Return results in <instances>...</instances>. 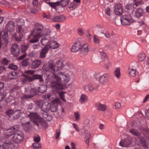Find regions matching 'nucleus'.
Masks as SVG:
<instances>
[{
    "instance_id": "79ce46f5",
    "label": "nucleus",
    "mask_w": 149,
    "mask_h": 149,
    "mask_svg": "<svg viewBox=\"0 0 149 149\" xmlns=\"http://www.w3.org/2000/svg\"><path fill=\"white\" fill-rule=\"evenodd\" d=\"M33 36V38L31 39L30 40V42L31 43H34L37 42L38 41V39L39 38H37L36 36H34V34H31V36Z\"/></svg>"
},
{
    "instance_id": "4468645a",
    "label": "nucleus",
    "mask_w": 149,
    "mask_h": 149,
    "mask_svg": "<svg viewBox=\"0 0 149 149\" xmlns=\"http://www.w3.org/2000/svg\"><path fill=\"white\" fill-rule=\"evenodd\" d=\"M37 91L36 88H31L29 91V94H24L23 97L25 98H31L33 97L37 93Z\"/></svg>"
},
{
    "instance_id": "0e129e2a",
    "label": "nucleus",
    "mask_w": 149,
    "mask_h": 149,
    "mask_svg": "<svg viewBox=\"0 0 149 149\" xmlns=\"http://www.w3.org/2000/svg\"><path fill=\"white\" fill-rule=\"evenodd\" d=\"M41 114L43 117L45 119H46L48 115V113L45 111H43L41 113Z\"/></svg>"
},
{
    "instance_id": "3c124183",
    "label": "nucleus",
    "mask_w": 149,
    "mask_h": 149,
    "mask_svg": "<svg viewBox=\"0 0 149 149\" xmlns=\"http://www.w3.org/2000/svg\"><path fill=\"white\" fill-rule=\"evenodd\" d=\"M33 148L35 149H38L41 147L40 144H39L38 142H36L33 143Z\"/></svg>"
},
{
    "instance_id": "1a4fd4ad",
    "label": "nucleus",
    "mask_w": 149,
    "mask_h": 149,
    "mask_svg": "<svg viewBox=\"0 0 149 149\" xmlns=\"http://www.w3.org/2000/svg\"><path fill=\"white\" fill-rule=\"evenodd\" d=\"M94 76L96 79H99V81L101 85H104L107 82V78L108 76L107 74L101 75L98 73L95 74Z\"/></svg>"
},
{
    "instance_id": "4be33fe9",
    "label": "nucleus",
    "mask_w": 149,
    "mask_h": 149,
    "mask_svg": "<svg viewBox=\"0 0 149 149\" xmlns=\"http://www.w3.org/2000/svg\"><path fill=\"white\" fill-rule=\"evenodd\" d=\"M41 62L39 59H35L33 61L31 65L32 68L35 69L38 67L41 64Z\"/></svg>"
},
{
    "instance_id": "603ef678",
    "label": "nucleus",
    "mask_w": 149,
    "mask_h": 149,
    "mask_svg": "<svg viewBox=\"0 0 149 149\" xmlns=\"http://www.w3.org/2000/svg\"><path fill=\"white\" fill-rule=\"evenodd\" d=\"M8 68L10 69H11L12 70H16L17 68V65H15L13 64H10Z\"/></svg>"
},
{
    "instance_id": "69168bd1",
    "label": "nucleus",
    "mask_w": 149,
    "mask_h": 149,
    "mask_svg": "<svg viewBox=\"0 0 149 149\" xmlns=\"http://www.w3.org/2000/svg\"><path fill=\"white\" fill-rule=\"evenodd\" d=\"M101 57L102 59H105L107 57V55L106 53L104 52H101Z\"/></svg>"
},
{
    "instance_id": "4c0bfd02",
    "label": "nucleus",
    "mask_w": 149,
    "mask_h": 149,
    "mask_svg": "<svg viewBox=\"0 0 149 149\" xmlns=\"http://www.w3.org/2000/svg\"><path fill=\"white\" fill-rule=\"evenodd\" d=\"M18 74L16 72L13 71L10 74V75L12 76V77H11L10 79V80L13 79H16L18 78Z\"/></svg>"
},
{
    "instance_id": "ea45409f",
    "label": "nucleus",
    "mask_w": 149,
    "mask_h": 149,
    "mask_svg": "<svg viewBox=\"0 0 149 149\" xmlns=\"http://www.w3.org/2000/svg\"><path fill=\"white\" fill-rule=\"evenodd\" d=\"M51 111L52 112H56L57 109V106L56 104H53L51 106L50 109Z\"/></svg>"
},
{
    "instance_id": "f8f14e48",
    "label": "nucleus",
    "mask_w": 149,
    "mask_h": 149,
    "mask_svg": "<svg viewBox=\"0 0 149 149\" xmlns=\"http://www.w3.org/2000/svg\"><path fill=\"white\" fill-rule=\"evenodd\" d=\"M17 132V130L14 126H12L10 128L6 130L4 132L5 135L8 136L12 135H14Z\"/></svg>"
},
{
    "instance_id": "2f4dec72",
    "label": "nucleus",
    "mask_w": 149,
    "mask_h": 149,
    "mask_svg": "<svg viewBox=\"0 0 149 149\" xmlns=\"http://www.w3.org/2000/svg\"><path fill=\"white\" fill-rule=\"evenodd\" d=\"M23 36V33H19V32H17L14 35L15 40L18 41H20Z\"/></svg>"
},
{
    "instance_id": "8fccbe9b",
    "label": "nucleus",
    "mask_w": 149,
    "mask_h": 149,
    "mask_svg": "<svg viewBox=\"0 0 149 149\" xmlns=\"http://www.w3.org/2000/svg\"><path fill=\"white\" fill-rule=\"evenodd\" d=\"M18 32H19V33H22L24 32V30L23 28H22V26L21 25H18Z\"/></svg>"
},
{
    "instance_id": "393cba45",
    "label": "nucleus",
    "mask_w": 149,
    "mask_h": 149,
    "mask_svg": "<svg viewBox=\"0 0 149 149\" xmlns=\"http://www.w3.org/2000/svg\"><path fill=\"white\" fill-rule=\"evenodd\" d=\"M49 47H45L41 50L40 53V57L41 58H44L46 56V54L47 53L49 48Z\"/></svg>"
},
{
    "instance_id": "5fc2aeb1",
    "label": "nucleus",
    "mask_w": 149,
    "mask_h": 149,
    "mask_svg": "<svg viewBox=\"0 0 149 149\" xmlns=\"http://www.w3.org/2000/svg\"><path fill=\"white\" fill-rule=\"evenodd\" d=\"M20 21L22 24V25L25 26L26 25L27 23V20L26 19H20Z\"/></svg>"
},
{
    "instance_id": "412c9836",
    "label": "nucleus",
    "mask_w": 149,
    "mask_h": 149,
    "mask_svg": "<svg viewBox=\"0 0 149 149\" xmlns=\"http://www.w3.org/2000/svg\"><path fill=\"white\" fill-rule=\"evenodd\" d=\"M66 18L63 15L55 16L52 19V20L55 22H62Z\"/></svg>"
},
{
    "instance_id": "6ab92c4d",
    "label": "nucleus",
    "mask_w": 149,
    "mask_h": 149,
    "mask_svg": "<svg viewBox=\"0 0 149 149\" xmlns=\"http://www.w3.org/2000/svg\"><path fill=\"white\" fill-rule=\"evenodd\" d=\"M146 136H141L138 139L139 140V143L141 146L144 148L146 149L148 148V146L146 142L145 137Z\"/></svg>"
},
{
    "instance_id": "c85d7f7f",
    "label": "nucleus",
    "mask_w": 149,
    "mask_h": 149,
    "mask_svg": "<svg viewBox=\"0 0 149 149\" xmlns=\"http://www.w3.org/2000/svg\"><path fill=\"white\" fill-rule=\"evenodd\" d=\"M4 144V146H7V148H12L13 147V144L8 139L6 140L5 141L3 142Z\"/></svg>"
},
{
    "instance_id": "680f3d73",
    "label": "nucleus",
    "mask_w": 149,
    "mask_h": 149,
    "mask_svg": "<svg viewBox=\"0 0 149 149\" xmlns=\"http://www.w3.org/2000/svg\"><path fill=\"white\" fill-rule=\"evenodd\" d=\"M61 131L59 129H58L56 131V139H57L59 137Z\"/></svg>"
},
{
    "instance_id": "e433bc0d",
    "label": "nucleus",
    "mask_w": 149,
    "mask_h": 149,
    "mask_svg": "<svg viewBox=\"0 0 149 149\" xmlns=\"http://www.w3.org/2000/svg\"><path fill=\"white\" fill-rule=\"evenodd\" d=\"M120 68H117L114 72V74L116 77L117 78L120 77Z\"/></svg>"
},
{
    "instance_id": "49530a36",
    "label": "nucleus",
    "mask_w": 149,
    "mask_h": 149,
    "mask_svg": "<svg viewBox=\"0 0 149 149\" xmlns=\"http://www.w3.org/2000/svg\"><path fill=\"white\" fill-rule=\"evenodd\" d=\"M146 57L145 55L143 53L140 54L139 55V61H141L144 59Z\"/></svg>"
},
{
    "instance_id": "423d86ee",
    "label": "nucleus",
    "mask_w": 149,
    "mask_h": 149,
    "mask_svg": "<svg viewBox=\"0 0 149 149\" xmlns=\"http://www.w3.org/2000/svg\"><path fill=\"white\" fill-rule=\"evenodd\" d=\"M120 21L122 24L123 26L130 25L134 21L131 16L128 15H123L121 17Z\"/></svg>"
},
{
    "instance_id": "c9c22d12",
    "label": "nucleus",
    "mask_w": 149,
    "mask_h": 149,
    "mask_svg": "<svg viewBox=\"0 0 149 149\" xmlns=\"http://www.w3.org/2000/svg\"><path fill=\"white\" fill-rule=\"evenodd\" d=\"M70 1L69 0H61L60 1V4L62 7H65L66 6L68 3Z\"/></svg>"
},
{
    "instance_id": "58836bf2",
    "label": "nucleus",
    "mask_w": 149,
    "mask_h": 149,
    "mask_svg": "<svg viewBox=\"0 0 149 149\" xmlns=\"http://www.w3.org/2000/svg\"><path fill=\"white\" fill-rule=\"evenodd\" d=\"M48 4L52 8L56 9V7L60 4V3L57 1L55 3L49 2Z\"/></svg>"
},
{
    "instance_id": "5701e85b",
    "label": "nucleus",
    "mask_w": 149,
    "mask_h": 149,
    "mask_svg": "<svg viewBox=\"0 0 149 149\" xmlns=\"http://www.w3.org/2000/svg\"><path fill=\"white\" fill-rule=\"evenodd\" d=\"M125 8L127 10V13L131 16L134 10V7L130 4H127L125 6Z\"/></svg>"
},
{
    "instance_id": "f3484780",
    "label": "nucleus",
    "mask_w": 149,
    "mask_h": 149,
    "mask_svg": "<svg viewBox=\"0 0 149 149\" xmlns=\"http://www.w3.org/2000/svg\"><path fill=\"white\" fill-rule=\"evenodd\" d=\"M131 144V141L129 139L125 138L121 141L119 143L120 146L122 147H128Z\"/></svg>"
},
{
    "instance_id": "9b49d317",
    "label": "nucleus",
    "mask_w": 149,
    "mask_h": 149,
    "mask_svg": "<svg viewBox=\"0 0 149 149\" xmlns=\"http://www.w3.org/2000/svg\"><path fill=\"white\" fill-rule=\"evenodd\" d=\"M2 36V38L4 40V42L5 44V46L4 47V49L5 52H6L8 50L7 47V45L8 43V32L6 31H2L0 32V40L1 39V36Z\"/></svg>"
},
{
    "instance_id": "b1692460",
    "label": "nucleus",
    "mask_w": 149,
    "mask_h": 149,
    "mask_svg": "<svg viewBox=\"0 0 149 149\" xmlns=\"http://www.w3.org/2000/svg\"><path fill=\"white\" fill-rule=\"evenodd\" d=\"M129 131L132 134L138 137V138L141 136V133L136 129H131Z\"/></svg>"
},
{
    "instance_id": "7c9ffc66",
    "label": "nucleus",
    "mask_w": 149,
    "mask_h": 149,
    "mask_svg": "<svg viewBox=\"0 0 149 149\" xmlns=\"http://www.w3.org/2000/svg\"><path fill=\"white\" fill-rule=\"evenodd\" d=\"M47 90V87L46 85H41L38 88V92L41 93H43L45 92Z\"/></svg>"
},
{
    "instance_id": "37998d69",
    "label": "nucleus",
    "mask_w": 149,
    "mask_h": 149,
    "mask_svg": "<svg viewBox=\"0 0 149 149\" xmlns=\"http://www.w3.org/2000/svg\"><path fill=\"white\" fill-rule=\"evenodd\" d=\"M57 67L58 69V70L60 69L62 66L63 62L61 60H59L57 61L56 63Z\"/></svg>"
},
{
    "instance_id": "bf43d9fd",
    "label": "nucleus",
    "mask_w": 149,
    "mask_h": 149,
    "mask_svg": "<svg viewBox=\"0 0 149 149\" xmlns=\"http://www.w3.org/2000/svg\"><path fill=\"white\" fill-rule=\"evenodd\" d=\"M60 100L59 98L55 99L53 101V104H56L57 105L60 103Z\"/></svg>"
},
{
    "instance_id": "ddd939ff",
    "label": "nucleus",
    "mask_w": 149,
    "mask_h": 149,
    "mask_svg": "<svg viewBox=\"0 0 149 149\" xmlns=\"http://www.w3.org/2000/svg\"><path fill=\"white\" fill-rule=\"evenodd\" d=\"M11 52L14 56H17L19 54L20 48L17 44H14L11 47Z\"/></svg>"
},
{
    "instance_id": "de8ad7c7",
    "label": "nucleus",
    "mask_w": 149,
    "mask_h": 149,
    "mask_svg": "<svg viewBox=\"0 0 149 149\" xmlns=\"http://www.w3.org/2000/svg\"><path fill=\"white\" fill-rule=\"evenodd\" d=\"M87 97L86 95L84 94H82L81 97L80 102L81 103H83L87 99Z\"/></svg>"
},
{
    "instance_id": "bb28decb",
    "label": "nucleus",
    "mask_w": 149,
    "mask_h": 149,
    "mask_svg": "<svg viewBox=\"0 0 149 149\" xmlns=\"http://www.w3.org/2000/svg\"><path fill=\"white\" fill-rule=\"evenodd\" d=\"M143 13V10L140 7L136 9L135 12V16L137 18L140 17Z\"/></svg>"
},
{
    "instance_id": "dca6fc26",
    "label": "nucleus",
    "mask_w": 149,
    "mask_h": 149,
    "mask_svg": "<svg viewBox=\"0 0 149 149\" xmlns=\"http://www.w3.org/2000/svg\"><path fill=\"white\" fill-rule=\"evenodd\" d=\"M15 26L14 23L12 21H10L8 22L6 26V28L8 31L12 32L14 31Z\"/></svg>"
},
{
    "instance_id": "c03bdc74",
    "label": "nucleus",
    "mask_w": 149,
    "mask_h": 149,
    "mask_svg": "<svg viewBox=\"0 0 149 149\" xmlns=\"http://www.w3.org/2000/svg\"><path fill=\"white\" fill-rule=\"evenodd\" d=\"M93 41L94 43L97 44L99 45L100 43V39L96 35L93 36Z\"/></svg>"
},
{
    "instance_id": "473e14b6",
    "label": "nucleus",
    "mask_w": 149,
    "mask_h": 149,
    "mask_svg": "<svg viewBox=\"0 0 149 149\" xmlns=\"http://www.w3.org/2000/svg\"><path fill=\"white\" fill-rule=\"evenodd\" d=\"M28 117H29L27 116H26L25 117H23L21 120V123H22V125H29L30 124V122L26 121V120L28 118Z\"/></svg>"
},
{
    "instance_id": "7ed1b4c3",
    "label": "nucleus",
    "mask_w": 149,
    "mask_h": 149,
    "mask_svg": "<svg viewBox=\"0 0 149 149\" xmlns=\"http://www.w3.org/2000/svg\"><path fill=\"white\" fill-rule=\"evenodd\" d=\"M56 76L58 91L59 89H62L63 88L61 82H63L64 83H66L69 81L70 79L68 76L63 74L61 72H58L57 74H56Z\"/></svg>"
},
{
    "instance_id": "6e6d98bb",
    "label": "nucleus",
    "mask_w": 149,
    "mask_h": 149,
    "mask_svg": "<svg viewBox=\"0 0 149 149\" xmlns=\"http://www.w3.org/2000/svg\"><path fill=\"white\" fill-rule=\"evenodd\" d=\"M40 139V137L38 135H36L34 137V140L36 142H39Z\"/></svg>"
},
{
    "instance_id": "a19ab883",
    "label": "nucleus",
    "mask_w": 149,
    "mask_h": 149,
    "mask_svg": "<svg viewBox=\"0 0 149 149\" xmlns=\"http://www.w3.org/2000/svg\"><path fill=\"white\" fill-rule=\"evenodd\" d=\"M129 74L131 77H134L136 75V70L131 69H129Z\"/></svg>"
},
{
    "instance_id": "cd10ccee",
    "label": "nucleus",
    "mask_w": 149,
    "mask_h": 149,
    "mask_svg": "<svg viewBox=\"0 0 149 149\" xmlns=\"http://www.w3.org/2000/svg\"><path fill=\"white\" fill-rule=\"evenodd\" d=\"M36 105L42 110L46 109V105L45 104L43 101L42 100H40L37 101L36 103Z\"/></svg>"
},
{
    "instance_id": "a878e982",
    "label": "nucleus",
    "mask_w": 149,
    "mask_h": 149,
    "mask_svg": "<svg viewBox=\"0 0 149 149\" xmlns=\"http://www.w3.org/2000/svg\"><path fill=\"white\" fill-rule=\"evenodd\" d=\"M83 88L84 90L86 91L88 90L91 92L97 89V88L94 87L93 85L91 84L85 85L84 86Z\"/></svg>"
},
{
    "instance_id": "a18cd8bd",
    "label": "nucleus",
    "mask_w": 149,
    "mask_h": 149,
    "mask_svg": "<svg viewBox=\"0 0 149 149\" xmlns=\"http://www.w3.org/2000/svg\"><path fill=\"white\" fill-rule=\"evenodd\" d=\"M29 60V59L28 58H26L21 63L22 65L24 67L27 66L28 65Z\"/></svg>"
},
{
    "instance_id": "f03ea898",
    "label": "nucleus",
    "mask_w": 149,
    "mask_h": 149,
    "mask_svg": "<svg viewBox=\"0 0 149 149\" xmlns=\"http://www.w3.org/2000/svg\"><path fill=\"white\" fill-rule=\"evenodd\" d=\"M35 72L34 70H25L24 73L27 74L24 75V81L30 82L35 79H38L40 82L43 81V79L42 75H33L32 76L30 75V74H33Z\"/></svg>"
},
{
    "instance_id": "c756f323",
    "label": "nucleus",
    "mask_w": 149,
    "mask_h": 149,
    "mask_svg": "<svg viewBox=\"0 0 149 149\" xmlns=\"http://www.w3.org/2000/svg\"><path fill=\"white\" fill-rule=\"evenodd\" d=\"M97 109L100 111H104L107 109L106 106L101 103H97Z\"/></svg>"
},
{
    "instance_id": "0eeeda50",
    "label": "nucleus",
    "mask_w": 149,
    "mask_h": 149,
    "mask_svg": "<svg viewBox=\"0 0 149 149\" xmlns=\"http://www.w3.org/2000/svg\"><path fill=\"white\" fill-rule=\"evenodd\" d=\"M41 44L42 45L45 46V47H49V48L55 49L58 47L59 46V45L58 43L56 42L55 41H52V43L54 45H55V46L52 47L50 45L49 43V40L46 38L43 37L41 39Z\"/></svg>"
},
{
    "instance_id": "f257e3e1",
    "label": "nucleus",
    "mask_w": 149,
    "mask_h": 149,
    "mask_svg": "<svg viewBox=\"0 0 149 149\" xmlns=\"http://www.w3.org/2000/svg\"><path fill=\"white\" fill-rule=\"evenodd\" d=\"M49 72H47V74H48L47 76V78L45 79L46 86H49L50 83V80H52L51 86L52 90L54 92L58 93V91L57 87V79L56 78V74H54L52 72L48 74Z\"/></svg>"
},
{
    "instance_id": "f704fd0d",
    "label": "nucleus",
    "mask_w": 149,
    "mask_h": 149,
    "mask_svg": "<svg viewBox=\"0 0 149 149\" xmlns=\"http://www.w3.org/2000/svg\"><path fill=\"white\" fill-rule=\"evenodd\" d=\"M140 130L141 132L143 134L144 136H147L146 134L149 132V131L145 127H141L140 128Z\"/></svg>"
},
{
    "instance_id": "9d476101",
    "label": "nucleus",
    "mask_w": 149,
    "mask_h": 149,
    "mask_svg": "<svg viewBox=\"0 0 149 149\" xmlns=\"http://www.w3.org/2000/svg\"><path fill=\"white\" fill-rule=\"evenodd\" d=\"M28 116L30 118H34L35 120H36L37 122L39 123H42L44 122V124L46 127L47 126V123L44 121L43 119L40 116L38 115L36 113H30Z\"/></svg>"
},
{
    "instance_id": "6e6552de",
    "label": "nucleus",
    "mask_w": 149,
    "mask_h": 149,
    "mask_svg": "<svg viewBox=\"0 0 149 149\" xmlns=\"http://www.w3.org/2000/svg\"><path fill=\"white\" fill-rule=\"evenodd\" d=\"M24 135L23 133L21 132H17L12 137L13 140L15 143H19L23 140Z\"/></svg>"
},
{
    "instance_id": "2eb2a0df",
    "label": "nucleus",
    "mask_w": 149,
    "mask_h": 149,
    "mask_svg": "<svg viewBox=\"0 0 149 149\" xmlns=\"http://www.w3.org/2000/svg\"><path fill=\"white\" fill-rule=\"evenodd\" d=\"M114 12L118 15L122 14L123 12V6L120 4L116 5L115 7Z\"/></svg>"
},
{
    "instance_id": "20e7f679",
    "label": "nucleus",
    "mask_w": 149,
    "mask_h": 149,
    "mask_svg": "<svg viewBox=\"0 0 149 149\" xmlns=\"http://www.w3.org/2000/svg\"><path fill=\"white\" fill-rule=\"evenodd\" d=\"M5 113L9 120L13 121L19 118L22 112L20 110H17L13 111L12 109H9L6 111Z\"/></svg>"
},
{
    "instance_id": "774afa93",
    "label": "nucleus",
    "mask_w": 149,
    "mask_h": 149,
    "mask_svg": "<svg viewBox=\"0 0 149 149\" xmlns=\"http://www.w3.org/2000/svg\"><path fill=\"white\" fill-rule=\"evenodd\" d=\"M77 33L79 35L81 36L83 34L84 32L81 28H79L78 29Z\"/></svg>"
},
{
    "instance_id": "052dcab7",
    "label": "nucleus",
    "mask_w": 149,
    "mask_h": 149,
    "mask_svg": "<svg viewBox=\"0 0 149 149\" xmlns=\"http://www.w3.org/2000/svg\"><path fill=\"white\" fill-rule=\"evenodd\" d=\"M104 35L107 38H110L111 36L113 35V33H112L110 34L108 32H106Z\"/></svg>"
},
{
    "instance_id": "4d7b16f0",
    "label": "nucleus",
    "mask_w": 149,
    "mask_h": 149,
    "mask_svg": "<svg viewBox=\"0 0 149 149\" xmlns=\"http://www.w3.org/2000/svg\"><path fill=\"white\" fill-rule=\"evenodd\" d=\"M50 33V30L48 29H46L44 30L42 34L44 36H47L49 35Z\"/></svg>"
},
{
    "instance_id": "338daca9",
    "label": "nucleus",
    "mask_w": 149,
    "mask_h": 149,
    "mask_svg": "<svg viewBox=\"0 0 149 149\" xmlns=\"http://www.w3.org/2000/svg\"><path fill=\"white\" fill-rule=\"evenodd\" d=\"M74 115L75 117L76 120H77L79 119L80 115L77 112H75L74 113Z\"/></svg>"
},
{
    "instance_id": "e2e57ef3",
    "label": "nucleus",
    "mask_w": 149,
    "mask_h": 149,
    "mask_svg": "<svg viewBox=\"0 0 149 149\" xmlns=\"http://www.w3.org/2000/svg\"><path fill=\"white\" fill-rule=\"evenodd\" d=\"M90 122V120L86 118L84 120V124L86 126H88Z\"/></svg>"
},
{
    "instance_id": "864d4df0",
    "label": "nucleus",
    "mask_w": 149,
    "mask_h": 149,
    "mask_svg": "<svg viewBox=\"0 0 149 149\" xmlns=\"http://www.w3.org/2000/svg\"><path fill=\"white\" fill-rule=\"evenodd\" d=\"M6 95V93L5 92L0 93V102L3 100Z\"/></svg>"
},
{
    "instance_id": "72a5a7b5",
    "label": "nucleus",
    "mask_w": 149,
    "mask_h": 149,
    "mask_svg": "<svg viewBox=\"0 0 149 149\" xmlns=\"http://www.w3.org/2000/svg\"><path fill=\"white\" fill-rule=\"evenodd\" d=\"M49 67L52 70L54 71H57L58 70V69L57 67V65H55L54 64L49 63Z\"/></svg>"
},
{
    "instance_id": "a211bd4d",
    "label": "nucleus",
    "mask_w": 149,
    "mask_h": 149,
    "mask_svg": "<svg viewBox=\"0 0 149 149\" xmlns=\"http://www.w3.org/2000/svg\"><path fill=\"white\" fill-rule=\"evenodd\" d=\"M81 46V44L80 42H77L74 43L72 46L71 51L74 52H77L79 50H80Z\"/></svg>"
},
{
    "instance_id": "09e8293b",
    "label": "nucleus",
    "mask_w": 149,
    "mask_h": 149,
    "mask_svg": "<svg viewBox=\"0 0 149 149\" xmlns=\"http://www.w3.org/2000/svg\"><path fill=\"white\" fill-rule=\"evenodd\" d=\"M28 47V45H22L21 47V49L22 52H25Z\"/></svg>"
},
{
    "instance_id": "aec40b11",
    "label": "nucleus",
    "mask_w": 149,
    "mask_h": 149,
    "mask_svg": "<svg viewBox=\"0 0 149 149\" xmlns=\"http://www.w3.org/2000/svg\"><path fill=\"white\" fill-rule=\"evenodd\" d=\"M79 51L81 54L84 55H86L87 54L88 51V45L84 44L81 46Z\"/></svg>"
},
{
    "instance_id": "13d9d810",
    "label": "nucleus",
    "mask_w": 149,
    "mask_h": 149,
    "mask_svg": "<svg viewBox=\"0 0 149 149\" xmlns=\"http://www.w3.org/2000/svg\"><path fill=\"white\" fill-rule=\"evenodd\" d=\"M90 137V134H87L85 138L87 139L86 141V143L88 145V146H89V140L88 139Z\"/></svg>"
},
{
    "instance_id": "39448f33",
    "label": "nucleus",
    "mask_w": 149,
    "mask_h": 149,
    "mask_svg": "<svg viewBox=\"0 0 149 149\" xmlns=\"http://www.w3.org/2000/svg\"><path fill=\"white\" fill-rule=\"evenodd\" d=\"M34 26V29L31 32V34H34V36H36L37 38H40V33L43 28V26L40 23H36Z\"/></svg>"
}]
</instances>
